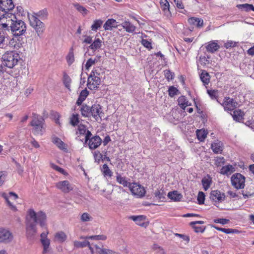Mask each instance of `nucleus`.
<instances>
[{
	"instance_id": "obj_57",
	"label": "nucleus",
	"mask_w": 254,
	"mask_h": 254,
	"mask_svg": "<svg viewBox=\"0 0 254 254\" xmlns=\"http://www.w3.org/2000/svg\"><path fill=\"white\" fill-rule=\"evenodd\" d=\"M165 76L168 80H172L174 78V74L170 70L165 71Z\"/></svg>"
},
{
	"instance_id": "obj_5",
	"label": "nucleus",
	"mask_w": 254,
	"mask_h": 254,
	"mask_svg": "<svg viewBox=\"0 0 254 254\" xmlns=\"http://www.w3.org/2000/svg\"><path fill=\"white\" fill-rule=\"evenodd\" d=\"M44 120L40 116L34 114L31 126L33 127V131L35 134L42 135L44 131Z\"/></svg>"
},
{
	"instance_id": "obj_51",
	"label": "nucleus",
	"mask_w": 254,
	"mask_h": 254,
	"mask_svg": "<svg viewBox=\"0 0 254 254\" xmlns=\"http://www.w3.org/2000/svg\"><path fill=\"white\" fill-rule=\"evenodd\" d=\"M75 7L76 9L82 14L86 15L88 13V11L83 6L76 4L75 5Z\"/></svg>"
},
{
	"instance_id": "obj_3",
	"label": "nucleus",
	"mask_w": 254,
	"mask_h": 254,
	"mask_svg": "<svg viewBox=\"0 0 254 254\" xmlns=\"http://www.w3.org/2000/svg\"><path fill=\"white\" fill-rule=\"evenodd\" d=\"M48 13L46 9L40 10L37 12L28 14L30 25L36 31L38 36H40L45 30V24L38 17L42 20L47 19Z\"/></svg>"
},
{
	"instance_id": "obj_56",
	"label": "nucleus",
	"mask_w": 254,
	"mask_h": 254,
	"mask_svg": "<svg viewBox=\"0 0 254 254\" xmlns=\"http://www.w3.org/2000/svg\"><path fill=\"white\" fill-rule=\"evenodd\" d=\"M89 94V92L87 89L83 90L79 95V98L81 99V100H85L87 96Z\"/></svg>"
},
{
	"instance_id": "obj_25",
	"label": "nucleus",
	"mask_w": 254,
	"mask_h": 254,
	"mask_svg": "<svg viewBox=\"0 0 254 254\" xmlns=\"http://www.w3.org/2000/svg\"><path fill=\"white\" fill-rule=\"evenodd\" d=\"M188 22L190 25H194L197 27H202L203 24L202 19L196 17H190L189 18Z\"/></svg>"
},
{
	"instance_id": "obj_48",
	"label": "nucleus",
	"mask_w": 254,
	"mask_h": 254,
	"mask_svg": "<svg viewBox=\"0 0 254 254\" xmlns=\"http://www.w3.org/2000/svg\"><path fill=\"white\" fill-rule=\"evenodd\" d=\"M213 227H214L215 229L219 230L220 231H222L226 234L233 233L236 232L235 230L232 229H226L223 228H220L216 226H213Z\"/></svg>"
},
{
	"instance_id": "obj_45",
	"label": "nucleus",
	"mask_w": 254,
	"mask_h": 254,
	"mask_svg": "<svg viewBox=\"0 0 254 254\" xmlns=\"http://www.w3.org/2000/svg\"><path fill=\"white\" fill-rule=\"evenodd\" d=\"M74 246L75 247L77 248H84L87 246H89V242L88 241H84L83 242L75 241L74 242Z\"/></svg>"
},
{
	"instance_id": "obj_1",
	"label": "nucleus",
	"mask_w": 254,
	"mask_h": 254,
	"mask_svg": "<svg viewBox=\"0 0 254 254\" xmlns=\"http://www.w3.org/2000/svg\"><path fill=\"white\" fill-rule=\"evenodd\" d=\"M3 21L5 20V22L1 24L2 29L6 31H11L15 36H19L24 35L26 31V25L25 23L17 18L15 13H7L3 15Z\"/></svg>"
},
{
	"instance_id": "obj_60",
	"label": "nucleus",
	"mask_w": 254,
	"mask_h": 254,
	"mask_svg": "<svg viewBox=\"0 0 254 254\" xmlns=\"http://www.w3.org/2000/svg\"><path fill=\"white\" fill-rule=\"evenodd\" d=\"M236 46V43L233 42L232 41H227L226 43L224 44V47L226 49H228L229 48L234 47Z\"/></svg>"
},
{
	"instance_id": "obj_17",
	"label": "nucleus",
	"mask_w": 254,
	"mask_h": 254,
	"mask_svg": "<svg viewBox=\"0 0 254 254\" xmlns=\"http://www.w3.org/2000/svg\"><path fill=\"white\" fill-rule=\"evenodd\" d=\"M89 140V147L91 149H95L98 147L101 144L102 139L99 136H95L90 138Z\"/></svg>"
},
{
	"instance_id": "obj_38",
	"label": "nucleus",
	"mask_w": 254,
	"mask_h": 254,
	"mask_svg": "<svg viewBox=\"0 0 254 254\" xmlns=\"http://www.w3.org/2000/svg\"><path fill=\"white\" fill-rule=\"evenodd\" d=\"M237 6L239 9L244 10L246 11H250L251 10L254 11V6L252 4L245 3L238 4Z\"/></svg>"
},
{
	"instance_id": "obj_31",
	"label": "nucleus",
	"mask_w": 254,
	"mask_h": 254,
	"mask_svg": "<svg viewBox=\"0 0 254 254\" xmlns=\"http://www.w3.org/2000/svg\"><path fill=\"white\" fill-rule=\"evenodd\" d=\"M200 78L204 85H207L210 82V75L205 70H202L200 74Z\"/></svg>"
},
{
	"instance_id": "obj_52",
	"label": "nucleus",
	"mask_w": 254,
	"mask_h": 254,
	"mask_svg": "<svg viewBox=\"0 0 254 254\" xmlns=\"http://www.w3.org/2000/svg\"><path fill=\"white\" fill-rule=\"evenodd\" d=\"M190 225L192 226L196 233H203L205 229V227L204 226H197L196 224Z\"/></svg>"
},
{
	"instance_id": "obj_14",
	"label": "nucleus",
	"mask_w": 254,
	"mask_h": 254,
	"mask_svg": "<svg viewBox=\"0 0 254 254\" xmlns=\"http://www.w3.org/2000/svg\"><path fill=\"white\" fill-rule=\"evenodd\" d=\"M1 196L5 200L7 205L12 210L14 211L17 210L16 206L9 201V198L15 200L18 198V195L15 193L13 192H9L8 193L3 192L1 194Z\"/></svg>"
},
{
	"instance_id": "obj_47",
	"label": "nucleus",
	"mask_w": 254,
	"mask_h": 254,
	"mask_svg": "<svg viewBox=\"0 0 254 254\" xmlns=\"http://www.w3.org/2000/svg\"><path fill=\"white\" fill-rule=\"evenodd\" d=\"M78 114H72L70 119V123L73 126H75L77 125L79 122V118Z\"/></svg>"
},
{
	"instance_id": "obj_30",
	"label": "nucleus",
	"mask_w": 254,
	"mask_h": 254,
	"mask_svg": "<svg viewBox=\"0 0 254 254\" xmlns=\"http://www.w3.org/2000/svg\"><path fill=\"white\" fill-rule=\"evenodd\" d=\"M116 180L118 183L122 185L125 187H127L129 188L130 185L131 184L128 182L126 178L122 177L120 174H119L118 173L117 174Z\"/></svg>"
},
{
	"instance_id": "obj_11",
	"label": "nucleus",
	"mask_w": 254,
	"mask_h": 254,
	"mask_svg": "<svg viewBox=\"0 0 254 254\" xmlns=\"http://www.w3.org/2000/svg\"><path fill=\"white\" fill-rule=\"evenodd\" d=\"M129 189L134 195L138 197H142L144 196L145 193L144 188L137 183H131Z\"/></svg>"
},
{
	"instance_id": "obj_59",
	"label": "nucleus",
	"mask_w": 254,
	"mask_h": 254,
	"mask_svg": "<svg viewBox=\"0 0 254 254\" xmlns=\"http://www.w3.org/2000/svg\"><path fill=\"white\" fill-rule=\"evenodd\" d=\"M175 235L182 239L183 240L186 241L187 243H189L190 242V237L187 235L178 233L175 234Z\"/></svg>"
},
{
	"instance_id": "obj_16",
	"label": "nucleus",
	"mask_w": 254,
	"mask_h": 254,
	"mask_svg": "<svg viewBox=\"0 0 254 254\" xmlns=\"http://www.w3.org/2000/svg\"><path fill=\"white\" fill-rule=\"evenodd\" d=\"M220 46L218 44V41L213 40L205 44V48L207 52L214 53L218 51Z\"/></svg>"
},
{
	"instance_id": "obj_34",
	"label": "nucleus",
	"mask_w": 254,
	"mask_h": 254,
	"mask_svg": "<svg viewBox=\"0 0 254 254\" xmlns=\"http://www.w3.org/2000/svg\"><path fill=\"white\" fill-rule=\"evenodd\" d=\"M201 182L204 190H206L210 187L212 183L211 178L209 176H207L202 179Z\"/></svg>"
},
{
	"instance_id": "obj_24",
	"label": "nucleus",
	"mask_w": 254,
	"mask_h": 254,
	"mask_svg": "<svg viewBox=\"0 0 254 254\" xmlns=\"http://www.w3.org/2000/svg\"><path fill=\"white\" fill-rule=\"evenodd\" d=\"M121 26L128 33H133L136 29V27L129 21H125L121 24Z\"/></svg>"
},
{
	"instance_id": "obj_13",
	"label": "nucleus",
	"mask_w": 254,
	"mask_h": 254,
	"mask_svg": "<svg viewBox=\"0 0 254 254\" xmlns=\"http://www.w3.org/2000/svg\"><path fill=\"white\" fill-rule=\"evenodd\" d=\"M56 187L64 193H68L73 189V185L66 180L60 181L57 183Z\"/></svg>"
},
{
	"instance_id": "obj_19",
	"label": "nucleus",
	"mask_w": 254,
	"mask_h": 254,
	"mask_svg": "<svg viewBox=\"0 0 254 254\" xmlns=\"http://www.w3.org/2000/svg\"><path fill=\"white\" fill-rule=\"evenodd\" d=\"M211 148L214 153L221 154L223 151V143L219 140H215L211 145Z\"/></svg>"
},
{
	"instance_id": "obj_10",
	"label": "nucleus",
	"mask_w": 254,
	"mask_h": 254,
	"mask_svg": "<svg viewBox=\"0 0 254 254\" xmlns=\"http://www.w3.org/2000/svg\"><path fill=\"white\" fill-rule=\"evenodd\" d=\"M49 232H43L40 235V242L43 248V254H46L50 250V240L48 238Z\"/></svg>"
},
{
	"instance_id": "obj_32",
	"label": "nucleus",
	"mask_w": 254,
	"mask_h": 254,
	"mask_svg": "<svg viewBox=\"0 0 254 254\" xmlns=\"http://www.w3.org/2000/svg\"><path fill=\"white\" fill-rule=\"evenodd\" d=\"M168 197L172 200L175 201H180L182 198V195L178 192L177 191H170L168 193Z\"/></svg>"
},
{
	"instance_id": "obj_46",
	"label": "nucleus",
	"mask_w": 254,
	"mask_h": 254,
	"mask_svg": "<svg viewBox=\"0 0 254 254\" xmlns=\"http://www.w3.org/2000/svg\"><path fill=\"white\" fill-rule=\"evenodd\" d=\"M80 219L82 222H86L92 221V217L88 213L84 212L81 215Z\"/></svg>"
},
{
	"instance_id": "obj_9",
	"label": "nucleus",
	"mask_w": 254,
	"mask_h": 254,
	"mask_svg": "<svg viewBox=\"0 0 254 254\" xmlns=\"http://www.w3.org/2000/svg\"><path fill=\"white\" fill-rule=\"evenodd\" d=\"M90 117H93L97 122L101 121L104 115L102 107L99 104H94L90 107Z\"/></svg>"
},
{
	"instance_id": "obj_54",
	"label": "nucleus",
	"mask_w": 254,
	"mask_h": 254,
	"mask_svg": "<svg viewBox=\"0 0 254 254\" xmlns=\"http://www.w3.org/2000/svg\"><path fill=\"white\" fill-rule=\"evenodd\" d=\"M205 200V194L204 193L200 191L198 192V196H197V201L198 202V204H202L204 203Z\"/></svg>"
},
{
	"instance_id": "obj_62",
	"label": "nucleus",
	"mask_w": 254,
	"mask_h": 254,
	"mask_svg": "<svg viewBox=\"0 0 254 254\" xmlns=\"http://www.w3.org/2000/svg\"><path fill=\"white\" fill-rule=\"evenodd\" d=\"M6 174L3 172H0V186H1L6 179Z\"/></svg>"
},
{
	"instance_id": "obj_2",
	"label": "nucleus",
	"mask_w": 254,
	"mask_h": 254,
	"mask_svg": "<svg viewBox=\"0 0 254 254\" xmlns=\"http://www.w3.org/2000/svg\"><path fill=\"white\" fill-rule=\"evenodd\" d=\"M46 215L45 213L42 211L36 213L33 209H29L26 219L27 236L28 238L34 236L37 233V223H39L41 227H44L46 225Z\"/></svg>"
},
{
	"instance_id": "obj_29",
	"label": "nucleus",
	"mask_w": 254,
	"mask_h": 254,
	"mask_svg": "<svg viewBox=\"0 0 254 254\" xmlns=\"http://www.w3.org/2000/svg\"><path fill=\"white\" fill-rule=\"evenodd\" d=\"M178 102L180 107L184 110L186 108V107L191 105L189 103L187 98L184 96L179 97L178 99Z\"/></svg>"
},
{
	"instance_id": "obj_36",
	"label": "nucleus",
	"mask_w": 254,
	"mask_h": 254,
	"mask_svg": "<svg viewBox=\"0 0 254 254\" xmlns=\"http://www.w3.org/2000/svg\"><path fill=\"white\" fill-rule=\"evenodd\" d=\"M53 142L56 144L57 147L61 150H65L64 143L62 141L61 139L58 137H55L53 138Z\"/></svg>"
},
{
	"instance_id": "obj_61",
	"label": "nucleus",
	"mask_w": 254,
	"mask_h": 254,
	"mask_svg": "<svg viewBox=\"0 0 254 254\" xmlns=\"http://www.w3.org/2000/svg\"><path fill=\"white\" fill-rule=\"evenodd\" d=\"M50 166H51V167L52 168H53L54 169H55V170L62 173V174H64V169H63V168L59 167L58 166L53 164V163H51L50 164Z\"/></svg>"
},
{
	"instance_id": "obj_4",
	"label": "nucleus",
	"mask_w": 254,
	"mask_h": 254,
	"mask_svg": "<svg viewBox=\"0 0 254 254\" xmlns=\"http://www.w3.org/2000/svg\"><path fill=\"white\" fill-rule=\"evenodd\" d=\"M20 57L18 54L15 52H7L2 57L1 64H0V75L4 72H8L7 69L13 68L17 65Z\"/></svg>"
},
{
	"instance_id": "obj_49",
	"label": "nucleus",
	"mask_w": 254,
	"mask_h": 254,
	"mask_svg": "<svg viewBox=\"0 0 254 254\" xmlns=\"http://www.w3.org/2000/svg\"><path fill=\"white\" fill-rule=\"evenodd\" d=\"M168 94L170 97H173L175 95L179 94V90L177 88L173 86H172L169 87V88Z\"/></svg>"
},
{
	"instance_id": "obj_40",
	"label": "nucleus",
	"mask_w": 254,
	"mask_h": 254,
	"mask_svg": "<svg viewBox=\"0 0 254 254\" xmlns=\"http://www.w3.org/2000/svg\"><path fill=\"white\" fill-rule=\"evenodd\" d=\"M155 196L159 200L163 201L165 199L166 194L163 190H155L154 192Z\"/></svg>"
},
{
	"instance_id": "obj_20",
	"label": "nucleus",
	"mask_w": 254,
	"mask_h": 254,
	"mask_svg": "<svg viewBox=\"0 0 254 254\" xmlns=\"http://www.w3.org/2000/svg\"><path fill=\"white\" fill-rule=\"evenodd\" d=\"M103 42L102 41L99 39V38H96V37L95 38V39L93 40L92 43L88 47V49L91 50L93 51H96L97 50H98L100 49L102 46Z\"/></svg>"
},
{
	"instance_id": "obj_12",
	"label": "nucleus",
	"mask_w": 254,
	"mask_h": 254,
	"mask_svg": "<svg viewBox=\"0 0 254 254\" xmlns=\"http://www.w3.org/2000/svg\"><path fill=\"white\" fill-rule=\"evenodd\" d=\"M14 7L12 0H0V10L4 12L3 14L12 13Z\"/></svg>"
},
{
	"instance_id": "obj_53",
	"label": "nucleus",
	"mask_w": 254,
	"mask_h": 254,
	"mask_svg": "<svg viewBox=\"0 0 254 254\" xmlns=\"http://www.w3.org/2000/svg\"><path fill=\"white\" fill-rule=\"evenodd\" d=\"M207 93L212 99H217L218 98V92L215 90H207Z\"/></svg>"
},
{
	"instance_id": "obj_21",
	"label": "nucleus",
	"mask_w": 254,
	"mask_h": 254,
	"mask_svg": "<svg viewBox=\"0 0 254 254\" xmlns=\"http://www.w3.org/2000/svg\"><path fill=\"white\" fill-rule=\"evenodd\" d=\"M77 133L85 135V140L87 141L92 135L90 131L87 130L86 127L83 125L80 124L78 126Z\"/></svg>"
},
{
	"instance_id": "obj_39",
	"label": "nucleus",
	"mask_w": 254,
	"mask_h": 254,
	"mask_svg": "<svg viewBox=\"0 0 254 254\" xmlns=\"http://www.w3.org/2000/svg\"><path fill=\"white\" fill-rule=\"evenodd\" d=\"M103 23L101 19H97L93 21V24L91 26V30L93 31H97L100 28Z\"/></svg>"
},
{
	"instance_id": "obj_7",
	"label": "nucleus",
	"mask_w": 254,
	"mask_h": 254,
	"mask_svg": "<svg viewBox=\"0 0 254 254\" xmlns=\"http://www.w3.org/2000/svg\"><path fill=\"white\" fill-rule=\"evenodd\" d=\"M13 239L12 232L8 228L0 226V243L8 244Z\"/></svg>"
},
{
	"instance_id": "obj_6",
	"label": "nucleus",
	"mask_w": 254,
	"mask_h": 254,
	"mask_svg": "<svg viewBox=\"0 0 254 254\" xmlns=\"http://www.w3.org/2000/svg\"><path fill=\"white\" fill-rule=\"evenodd\" d=\"M100 73H99L97 70L94 68L90 75L88 77L87 80V86L90 90L97 89L101 83V79L99 77Z\"/></svg>"
},
{
	"instance_id": "obj_44",
	"label": "nucleus",
	"mask_w": 254,
	"mask_h": 254,
	"mask_svg": "<svg viewBox=\"0 0 254 254\" xmlns=\"http://www.w3.org/2000/svg\"><path fill=\"white\" fill-rule=\"evenodd\" d=\"M71 81V80L70 77L64 73L63 76V82L65 86L68 89L70 88Z\"/></svg>"
},
{
	"instance_id": "obj_33",
	"label": "nucleus",
	"mask_w": 254,
	"mask_h": 254,
	"mask_svg": "<svg viewBox=\"0 0 254 254\" xmlns=\"http://www.w3.org/2000/svg\"><path fill=\"white\" fill-rule=\"evenodd\" d=\"M207 133L205 129H197L196 131L197 139L200 141H203L206 137Z\"/></svg>"
},
{
	"instance_id": "obj_55",
	"label": "nucleus",
	"mask_w": 254,
	"mask_h": 254,
	"mask_svg": "<svg viewBox=\"0 0 254 254\" xmlns=\"http://www.w3.org/2000/svg\"><path fill=\"white\" fill-rule=\"evenodd\" d=\"M153 249L156 251L157 254H166L164 250L157 245H154Z\"/></svg>"
},
{
	"instance_id": "obj_18",
	"label": "nucleus",
	"mask_w": 254,
	"mask_h": 254,
	"mask_svg": "<svg viewBox=\"0 0 254 254\" xmlns=\"http://www.w3.org/2000/svg\"><path fill=\"white\" fill-rule=\"evenodd\" d=\"M237 105L236 102L234 99L227 98L223 103V106L225 110L232 111L234 110Z\"/></svg>"
},
{
	"instance_id": "obj_23",
	"label": "nucleus",
	"mask_w": 254,
	"mask_h": 254,
	"mask_svg": "<svg viewBox=\"0 0 254 254\" xmlns=\"http://www.w3.org/2000/svg\"><path fill=\"white\" fill-rule=\"evenodd\" d=\"M117 26V22L115 19H108L104 24L103 27L105 30H111Z\"/></svg>"
},
{
	"instance_id": "obj_42",
	"label": "nucleus",
	"mask_w": 254,
	"mask_h": 254,
	"mask_svg": "<svg viewBox=\"0 0 254 254\" xmlns=\"http://www.w3.org/2000/svg\"><path fill=\"white\" fill-rule=\"evenodd\" d=\"M102 172L105 176L111 177L113 175V172L109 169L106 164H104L102 166Z\"/></svg>"
},
{
	"instance_id": "obj_37",
	"label": "nucleus",
	"mask_w": 254,
	"mask_h": 254,
	"mask_svg": "<svg viewBox=\"0 0 254 254\" xmlns=\"http://www.w3.org/2000/svg\"><path fill=\"white\" fill-rule=\"evenodd\" d=\"M243 116L244 113L240 110H235L232 115L233 119L238 122H240L242 120Z\"/></svg>"
},
{
	"instance_id": "obj_41",
	"label": "nucleus",
	"mask_w": 254,
	"mask_h": 254,
	"mask_svg": "<svg viewBox=\"0 0 254 254\" xmlns=\"http://www.w3.org/2000/svg\"><path fill=\"white\" fill-rule=\"evenodd\" d=\"M85 239H91L94 240H105L107 239V237L104 235H93L90 236H86L85 237H81Z\"/></svg>"
},
{
	"instance_id": "obj_64",
	"label": "nucleus",
	"mask_w": 254,
	"mask_h": 254,
	"mask_svg": "<svg viewBox=\"0 0 254 254\" xmlns=\"http://www.w3.org/2000/svg\"><path fill=\"white\" fill-rule=\"evenodd\" d=\"M199 60L200 64L202 65H205L207 63H209V61L205 56H200Z\"/></svg>"
},
{
	"instance_id": "obj_15",
	"label": "nucleus",
	"mask_w": 254,
	"mask_h": 254,
	"mask_svg": "<svg viewBox=\"0 0 254 254\" xmlns=\"http://www.w3.org/2000/svg\"><path fill=\"white\" fill-rule=\"evenodd\" d=\"M210 198L215 202H221L225 200V195L220 190H214L211 191L210 194Z\"/></svg>"
},
{
	"instance_id": "obj_35",
	"label": "nucleus",
	"mask_w": 254,
	"mask_h": 254,
	"mask_svg": "<svg viewBox=\"0 0 254 254\" xmlns=\"http://www.w3.org/2000/svg\"><path fill=\"white\" fill-rule=\"evenodd\" d=\"M66 62L69 65H70L74 62V56L73 53V48L71 47L66 57Z\"/></svg>"
},
{
	"instance_id": "obj_50",
	"label": "nucleus",
	"mask_w": 254,
	"mask_h": 254,
	"mask_svg": "<svg viewBox=\"0 0 254 254\" xmlns=\"http://www.w3.org/2000/svg\"><path fill=\"white\" fill-rule=\"evenodd\" d=\"M97 61L96 58L88 59L85 65L86 69L88 70Z\"/></svg>"
},
{
	"instance_id": "obj_63",
	"label": "nucleus",
	"mask_w": 254,
	"mask_h": 254,
	"mask_svg": "<svg viewBox=\"0 0 254 254\" xmlns=\"http://www.w3.org/2000/svg\"><path fill=\"white\" fill-rule=\"evenodd\" d=\"M141 44L148 49L151 48V43L145 39H142L141 41Z\"/></svg>"
},
{
	"instance_id": "obj_22",
	"label": "nucleus",
	"mask_w": 254,
	"mask_h": 254,
	"mask_svg": "<svg viewBox=\"0 0 254 254\" xmlns=\"http://www.w3.org/2000/svg\"><path fill=\"white\" fill-rule=\"evenodd\" d=\"M129 218L134 221L137 225L143 226L144 225V221L146 219V216L142 215L137 216L132 215L129 216Z\"/></svg>"
},
{
	"instance_id": "obj_58",
	"label": "nucleus",
	"mask_w": 254,
	"mask_h": 254,
	"mask_svg": "<svg viewBox=\"0 0 254 254\" xmlns=\"http://www.w3.org/2000/svg\"><path fill=\"white\" fill-rule=\"evenodd\" d=\"M83 37L85 38L83 43L87 44H90L92 43L93 39L92 37L91 36H88V35H84Z\"/></svg>"
},
{
	"instance_id": "obj_26",
	"label": "nucleus",
	"mask_w": 254,
	"mask_h": 254,
	"mask_svg": "<svg viewBox=\"0 0 254 254\" xmlns=\"http://www.w3.org/2000/svg\"><path fill=\"white\" fill-rule=\"evenodd\" d=\"M66 235L63 231L56 233L54 235V241L59 243H63L66 239Z\"/></svg>"
},
{
	"instance_id": "obj_8",
	"label": "nucleus",
	"mask_w": 254,
	"mask_h": 254,
	"mask_svg": "<svg viewBox=\"0 0 254 254\" xmlns=\"http://www.w3.org/2000/svg\"><path fill=\"white\" fill-rule=\"evenodd\" d=\"M232 186L237 190L243 189L245 186V178L240 173L234 174L231 177Z\"/></svg>"
},
{
	"instance_id": "obj_27",
	"label": "nucleus",
	"mask_w": 254,
	"mask_h": 254,
	"mask_svg": "<svg viewBox=\"0 0 254 254\" xmlns=\"http://www.w3.org/2000/svg\"><path fill=\"white\" fill-rule=\"evenodd\" d=\"M90 107L83 104L80 107V111L81 115L85 118H90Z\"/></svg>"
},
{
	"instance_id": "obj_43",
	"label": "nucleus",
	"mask_w": 254,
	"mask_h": 254,
	"mask_svg": "<svg viewBox=\"0 0 254 254\" xmlns=\"http://www.w3.org/2000/svg\"><path fill=\"white\" fill-rule=\"evenodd\" d=\"M160 4L164 12H169V3L167 0H160Z\"/></svg>"
},
{
	"instance_id": "obj_28",
	"label": "nucleus",
	"mask_w": 254,
	"mask_h": 254,
	"mask_svg": "<svg viewBox=\"0 0 254 254\" xmlns=\"http://www.w3.org/2000/svg\"><path fill=\"white\" fill-rule=\"evenodd\" d=\"M235 171V168L231 165L223 166L220 170V173L223 175H229Z\"/></svg>"
}]
</instances>
